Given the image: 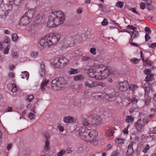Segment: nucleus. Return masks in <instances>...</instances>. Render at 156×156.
Here are the masks:
<instances>
[{"label": "nucleus", "mask_w": 156, "mask_h": 156, "mask_svg": "<svg viewBox=\"0 0 156 156\" xmlns=\"http://www.w3.org/2000/svg\"><path fill=\"white\" fill-rule=\"evenodd\" d=\"M80 138L85 141L93 142L94 145L98 143V134L97 132L93 129H89L86 127H81L79 130Z\"/></svg>", "instance_id": "nucleus-1"}, {"label": "nucleus", "mask_w": 156, "mask_h": 156, "mask_svg": "<svg viewBox=\"0 0 156 156\" xmlns=\"http://www.w3.org/2000/svg\"><path fill=\"white\" fill-rule=\"evenodd\" d=\"M109 74L108 68L102 64L97 65L95 69H90L88 73L89 76L97 80L105 79L108 76Z\"/></svg>", "instance_id": "nucleus-2"}, {"label": "nucleus", "mask_w": 156, "mask_h": 156, "mask_svg": "<svg viewBox=\"0 0 156 156\" xmlns=\"http://www.w3.org/2000/svg\"><path fill=\"white\" fill-rule=\"evenodd\" d=\"M65 18V15L62 11H53L48 17L47 26L49 27H57L63 23Z\"/></svg>", "instance_id": "nucleus-3"}, {"label": "nucleus", "mask_w": 156, "mask_h": 156, "mask_svg": "<svg viewBox=\"0 0 156 156\" xmlns=\"http://www.w3.org/2000/svg\"><path fill=\"white\" fill-rule=\"evenodd\" d=\"M60 37V35L58 33L51 34L42 37L39 41V44L44 48H50L59 41Z\"/></svg>", "instance_id": "nucleus-4"}, {"label": "nucleus", "mask_w": 156, "mask_h": 156, "mask_svg": "<svg viewBox=\"0 0 156 156\" xmlns=\"http://www.w3.org/2000/svg\"><path fill=\"white\" fill-rule=\"evenodd\" d=\"M14 0H3L0 5V16L5 18L12 9V7L16 5Z\"/></svg>", "instance_id": "nucleus-5"}, {"label": "nucleus", "mask_w": 156, "mask_h": 156, "mask_svg": "<svg viewBox=\"0 0 156 156\" xmlns=\"http://www.w3.org/2000/svg\"><path fill=\"white\" fill-rule=\"evenodd\" d=\"M66 81L63 77H59L52 80L51 85L52 88L55 90H60L65 87Z\"/></svg>", "instance_id": "nucleus-6"}, {"label": "nucleus", "mask_w": 156, "mask_h": 156, "mask_svg": "<svg viewBox=\"0 0 156 156\" xmlns=\"http://www.w3.org/2000/svg\"><path fill=\"white\" fill-rule=\"evenodd\" d=\"M69 63L68 59L62 57L60 58H55L52 62V65L55 67L61 69L64 68Z\"/></svg>", "instance_id": "nucleus-7"}, {"label": "nucleus", "mask_w": 156, "mask_h": 156, "mask_svg": "<svg viewBox=\"0 0 156 156\" xmlns=\"http://www.w3.org/2000/svg\"><path fill=\"white\" fill-rule=\"evenodd\" d=\"M106 93L105 95V99L107 101H112V99L116 96V92L113 89H107L106 90Z\"/></svg>", "instance_id": "nucleus-8"}, {"label": "nucleus", "mask_w": 156, "mask_h": 156, "mask_svg": "<svg viewBox=\"0 0 156 156\" xmlns=\"http://www.w3.org/2000/svg\"><path fill=\"white\" fill-rule=\"evenodd\" d=\"M134 126L137 131L142 132L144 131V125L142 123L141 119H139L134 123Z\"/></svg>", "instance_id": "nucleus-9"}, {"label": "nucleus", "mask_w": 156, "mask_h": 156, "mask_svg": "<svg viewBox=\"0 0 156 156\" xmlns=\"http://www.w3.org/2000/svg\"><path fill=\"white\" fill-rule=\"evenodd\" d=\"M128 86V83L126 81L119 82V89L120 91L124 92L127 90Z\"/></svg>", "instance_id": "nucleus-10"}, {"label": "nucleus", "mask_w": 156, "mask_h": 156, "mask_svg": "<svg viewBox=\"0 0 156 156\" xmlns=\"http://www.w3.org/2000/svg\"><path fill=\"white\" fill-rule=\"evenodd\" d=\"M31 20L25 14L20 19V26H25L29 24L31 21Z\"/></svg>", "instance_id": "nucleus-11"}, {"label": "nucleus", "mask_w": 156, "mask_h": 156, "mask_svg": "<svg viewBox=\"0 0 156 156\" xmlns=\"http://www.w3.org/2000/svg\"><path fill=\"white\" fill-rule=\"evenodd\" d=\"M138 100L136 98V96L135 95L133 96L131 100L129 97H127L125 100L124 102H127L128 104L125 105H128L131 102H132L133 104H136Z\"/></svg>", "instance_id": "nucleus-12"}, {"label": "nucleus", "mask_w": 156, "mask_h": 156, "mask_svg": "<svg viewBox=\"0 0 156 156\" xmlns=\"http://www.w3.org/2000/svg\"><path fill=\"white\" fill-rule=\"evenodd\" d=\"M40 76L41 77L44 76L45 74V66L43 62H41L40 63V68L39 71Z\"/></svg>", "instance_id": "nucleus-13"}, {"label": "nucleus", "mask_w": 156, "mask_h": 156, "mask_svg": "<svg viewBox=\"0 0 156 156\" xmlns=\"http://www.w3.org/2000/svg\"><path fill=\"white\" fill-rule=\"evenodd\" d=\"M49 80L48 79H43L41 84V89L42 91H44L46 89L47 84L48 83Z\"/></svg>", "instance_id": "nucleus-14"}, {"label": "nucleus", "mask_w": 156, "mask_h": 156, "mask_svg": "<svg viewBox=\"0 0 156 156\" xmlns=\"http://www.w3.org/2000/svg\"><path fill=\"white\" fill-rule=\"evenodd\" d=\"M34 13L35 9H29L28 11L25 13V15L32 20V19L33 18Z\"/></svg>", "instance_id": "nucleus-15"}, {"label": "nucleus", "mask_w": 156, "mask_h": 156, "mask_svg": "<svg viewBox=\"0 0 156 156\" xmlns=\"http://www.w3.org/2000/svg\"><path fill=\"white\" fill-rule=\"evenodd\" d=\"M105 94H106L105 93H101L100 92H97L93 93L92 94V96L97 99L99 98H105Z\"/></svg>", "instance_id": "nucleus-16"}, {"label": "nucleus", "mask_w": 156, "mask_h": 156, "mask_svg": "<svg viewBox=\"0 0 156 156\" xmlns=\"http://www.w3.org/2000/svg\"><path fill=\"white\" fill-rule=\"evenodd\" d=\"M101 118L98 116H94L93 119V122L96 125H100L101 122Z\"/></svg>", "instance_id": "nucleus-17"}, {"label": "nucleus", "mask_w": 156, "mask_h": 156, "mask_svg": "<svg viewBox=\"0 0 156 156\" xmlns=\"http://www.w3.org/2000/svg\"><path fill=\"white\" fill-rule=\"evenodd\" d=\"M134 144V142L132 141L129 144L127 152V154L128 155H130L133 153V146Z\"/></svg>", "instance_id": "nucleus-18"}, {"label": "nucleus", "mask_w": 156, "mask_h": 156, "mask_svg": "<svg viewBox=\"0 0 156 156\" xmlns=\"http://www.w3.org/2000/svg\"><path fill=\"white\" fill-rule=\"evenodd\" d=\"M63 121L65 123H71L74 122V119L73 117L67 116L64 118Z\"/></svg>", "instance_id": "nucleus-19"}, {"label": "nucleus", "mask_w": 156, "mask_h": 156, "mask_svg": "<svg viewBox=\"0 0 156 156\" xmlns=\"http://www.w3.org/2000/svg\"><path fill=\"white\" fill-rule=\"evenodd\" d=\"M28 30L30 32L32 36L34 35L37 32L36 29L33 25L30 26L28 29Z\"/></svg>", "instance_id": "nucleus-20"}, {"label": "nucleus", "mask_w": 156, "mask_h": 156, "mask_svg": "<svg viewBox=\"0 0 156 156\" xmlns=\"http://www.w3.org/2000/svg\"><path fill=\"white\" fill-rule=\"evenodd\" d=\"M125 32L128 33L130 34L131 36L134 38L135 39L137 38L139 36V34L138 31L136 30L134 31L131 32V34L128 30L125 31Z\"/></svg>", "instance_id": "nucleus-21"}, {"label": "nucleus", "mask_w": 156, "mask_h": 156, "mask_svg": "<svg viewBox=\"0 0 156 156\" xmlns=\"http://www.w3.org/2000/svg\"><path fill=\"white\" fill-rule=\"evenodd\" d=\"M20 76L22 78L26 79L27 80L29 77V74L28 72L25 71L21 73Z\"/></svg>", "instance_id": "nucleus-22"}, {"label": "nucleus", "mask_w": 156, "mask_h": 156, "mask_svg": "<svg viewBox=\"0 0 156 156\" xmlns=\"http://www.w3.org/2000/svg\"><path fill=\"white\" fill-rule=\"evenodd\" d=\"M114 129L113 128H108L106 131V133L108 136H112L113 135L114 133Z\"/></svg>", "instance_id": "nucleus-23"}, {"label": "nucleus", "mask_w": 156, "mask_h": 156, "mask_svg": "<svg viewBox=\"0 0 156 156\" xmlns=\"http://www.w3.org/2000/svg\"><path fill=\"white\" fill-rule=\"evenodd\" d=\"M45 140L44 149L47 151H49L50 149L49 147L50 144L48 140V138L47 136H46Z\"/></svg>", "instance_id": "nucleus-24"}, {"label": "nucleus", "mask_w": 156, "mask_h": 156, "mask_svg": "<svg viewBox=\"0 0 156 156\" xmlns=\"http://www.w3.org/2000/svg\"><path fill=\"white\" fill-rule=\"evenodd\" d=\"M84 79V76L81 75H78L76 76H75L73 79L75 81H82Z\"/></svg>", "instance_id": "nucleus-25"}, {"label": "nucleus", "mask_w": 156, "mask_h": 156, "mask_svg": "<svg viewBox=\"0 0 156 156\" xmlns=\"http://www.w3.org/2000/svg\"><path fill=\"white\" fill-rule=\"evenodd\" d=\"M134 118L132 115L127 116L126 117V122L127 123L132 122L133 121Z\"/></svg>", "instance_id": "nucleus-26"}, {"label": "nucleus", "mask_w": 156, "mask_h": 156, "mask_svg": "<svg viewBox=\"0 0 156 156\" xmlns=\"http://www.w3.org/2000/svg\"><path fill=\"white\" fill-rule=\"evenodd\" d=\"M79 37V36L78 35H77L76 36L72 37V40H73V41H72V42L71 44H69L68 45V47H72L73 46H74L75 44V40H76V38H77Z\"/></svg>", "instance_id": "nucleus-27"}, {"label": "nucleus", "mask_w": 156, "mask_h": 156, "mask_svg": "<svg viewBox=\"0 0 156 156\" xmlns=\"http://www.w3.org/2000/svg\"><path fill=\"white\" fill-rule=\"evenodd\" d=\"M137 87L138 86L137 85L134 84H131L129 86V89L130 90L134 91Z\"/></svg>", "instance_id": "nucleus-28"}, {"label": "nucleus", "mask_w": 156, "mask_h": 156, "mask_svg": "<svg viewBox=\"0 0 156 156\" xmlns=\"http://www.w3.org/2000/svg\"><path fill=\"white\" fill-rule=\"evenodd\" d=\"M84 85L86 87L89 88L92 87V81L90 80H88L86 81L84 83Z\"/></svg>", "instance_id": "nucleus-29"}, {"label": "nucleus", "mask_w": 156, "mask_h": 156, "mask_svg": "<svg viewBox=\"0 0 156 156\" xmlns=\"http://www.w3.org/2000/svg\"><path fill=\"white\" fill-rule=\"evenodd\" d=\"M69 73L70 75L78 73V70L77 69L71 68L69 70Z\"/></svg>", "instance_id": "nucleus-30"}, {"label": "nucleus", "mask_w": 156, "mask_h": 156, "mask_svg": "<svg viewBox=\"0 0 156 156\" xmlns=\"http://www.w3.org/2000/svg\"><path fill=\"white\" fill-rule=\"evenodd\" d=\"M123 3L120 1L118 2L116 4V6L119 7L120 8H122L123 6Z\"/></svg>", "instance_id": "nucleus-31"}, {"label": "nucleus", "mask_w": 156, "mask_h": 156, "mask_svg": "<svg viewBox=\"0 0 156 156\" xmlns=\"http://www.w3.org/2000/svg\"><path fill=\"white\" fill-rule=\"evenodd\" d=\"M12 39L14 41H17L18 38V37L16 34L14 33L12 34Z\"/></svg>", "instance_id": "nucleus-32"}, {"label": "nucleus", "mask_w": 156, "mask_h": 156, "mask_svg": "<svg viewBox=\"0 0 156 156\" xmlns=\"http://www.w3.org/2000/svg\"><path fill=\"white\" fill-rule=\"evenodd\" d=\"M140 60V59H138L136 58H132L131 59V62L135 64L138 63Z\"/></svg>", "instance_id": "nucleus-33"}, {"label": "nucleus", "mask_w": 156, "mask_h": 156, "mask_svg": "<svg viewBox=\"0 0 156 156\" xmlns=\"http://www.w3.org/2000/svg\"><path fill=\"white\" fill-rule=\"evenodd\" d=\"M5 47H6V48L4 49V53L5 54H7L10 48V45H7Z\"/></svg>", "instance_id": "nucleus-34"}, {"label": "nucleus", "mask_w": 156, "mask_h": 156, "mask_svg": "<svg viewBox=\"0 0 156 156\" xmlns=\"http://www.w3.org/2000/svg\"><path fill=\"white\" fill-rule=\"evenodd\" d=\"M12 85L13 87V88L11 90L12 92L13 93L16 92L18 90L16 85L14 83H12Z\"/></svg>", "instance_id": "nucleus-35"}, {"label": "nucleus", "mask_w": 156, "mask_h": 156, "mask_svg": "<svg viewBox=\"0 0 156 156\" xmlns=\"http://www.w3.org/2000/svg\"><path fill=\"white\" fill-rule=\"evenodd\" d=\"M9 39L7 38L3 42H2L4 44V46L5 47L7 46V45H9Z\"/></svg>", "instance_id": "nucleus-36"}, {"label": "nucleus", "mask_w": 156, "mask_h": 156, "mask_svg": "<svg viewBox=\"0 0 156 156\" xmlns=\"http://www.w3.org/2000/svg\"><path fill=\"white\" fill-rule=\"evenodd\" d=\"M126 28L127 29H129L130 30H133L134 31L136 30H137V28L135 27H134L132 25H128L126 27Z\"/></svg>", "instance_id": "nucleus-37"}, {"label": "nucleus", "mask_w": 156, "mask_h": 156, "mask_svg": "<svg viewBox=\"0 0 156 156\" xmlns=\"http://www.w3.org/2000/svg\"><path fill=\"white\" fill-rule=\"evenodd\" d=\"M98 6L101 8L103 12H107L106 8L104 5L101 4H99Z\"/></svg>", "instance_id": "nucleus-38"}, {"label": "nucleus", "mask_w": 156, "mask_h": 156, "mask_svg": "<svg viewBox=\"0 0 156 156\" xmlns=\"http://www.w3.org/2000/svg\"><path fill=\"white\" fill-rule=\"evenodd\" d=\"M66 153V151L65 150H61L57 154V156H63Z\"/></svg>", "instance_id": "nucleus-39"}, {"label": "nucleus", "mask_w": 156, "mask_h": 156, "mask_svg": "<svg viewBox=\"0 0 156 156\" xmlns=\"http://www.w3.org/2000/svg\"><path fill=\"white\" fill-rule=\"evenodd\" d=\"M142 123L144 124V125H145V124H147L148 122V117H145L142 120Z\"/></svg>", "instance_id": "nucleus-40"}, {"label": "nucleus", "mask_w": 156, "mask_h": 156, "mask_svg": "<svg viewBox=\"0 0 156 156\" xmlns=\"http://www.w3.org/2000/svg\"><path fill=\"white\" fill-rule=\"evenodd\" d=\"M150 149V146L148 144H147L145 147L143 148V151L144 153H146Z\"/></svg>", "instance_id": "nucleus-41"}, {"label": "nucleus", "mask_w": 156, "mask_h": 156, "mask_svg": "<svg viewBox=\"0 0 156 156\" xmlns=\"http://www.w3.org/2000/svg\"><path fill=\"white\" fill-rule=\"evenodd\" d=\"M124 140L119 138H117L115 140V142L118 144L123 143Z\"/></svg>", "instance_id": "nucleus-42"}, {"label": "nucleus", "mask_w": 156, "mask_h": 156, "mask_svg": "<svg viewBox=\"0 0 156 156\" xmlns=\"http://www.w3.org/2000/svg\"><path fill=\"white\" fill-rule=\"evenodd\" d=\"M28 117L30 120H32L34 119V114L30 112L28 115Z\"/></svg>", "instance_id": "nucleus-43"}, {"label": "nucleus", "mask_w": 156, "mask_h": 156, "mask_svg": "<svg viewBox=\"0 0 156 156\" xmlns=\"http://www.w3.org/2000/svg\"><path fill=\"white\" fill-rule=\"evenodd\" d=\"M96 50L95 48H92L90 49V52L93 55H95L96 54Z\"/></svg>", "instance_id": "nucleus-44"}, {"label": "nucleus", "mask_w": 156, "mask_h": 156, "mask_svg": "<svg viewBox=\"0 0 156 156\" xmlns=\"http://www.w3.org/2000/svg\"><path fill=\"white\" fill-rule=\"evenodd\" d=\"M38 54V52L37 51V52H34V51H33L31 52L30 55L33 58H35L37 57Z\"/></svg>", "instance_id": "nucleus-45"}, {"label": "nucleus", "mask_w": 156, "mask_h": 156, "mask_svg": "<svg viewBox=\"0 0 156 156\" xmlns=\"http://www.w3.org/2000/svg\"><path fill=\"white\" fill-rule=\"evenodd\" d=\"M34 98V96L32 94L29 95L27 97V99L29 102L31 101Z\"/></svg>", "instance_id": "nucleus-46"}, {"label": "nucleus", "mask_w": 156, "mask_h": 156, "mask_svg": "<svg viewBox=\"0 0 156 156\" xmlns=\"http://www.w3.org/2000/svg\"><path fill=\"white\" fill-rule=\"evenodd\" d=\"M129 125H128L123 130V133L126 134H127L128 133V129L129 127Z\"/></svg>", "instance_id": "nucleus-47"}, {"label": "nucleus", "mask_w": 156, "mask_h": 156, "mask_svg": "<svg viewBox=\"0 0 156 156\" xmlns=\"http://www.w3.org/2000/svg\"><path fill=\"white\" fill-rule=\"evenodd\" d=\"M108 23V20L106 19H104L101 23V24L103 26L106 25Z\"/></svg>", "instance_id": "nucleus-48"}, {"label": "nucleus", "mask_w": 156, "mask_h": 156, "mask_svg": "<svg viewBox=\"0 0 156 156\" xmlns=\"http://www.w3.org/2000/svg\"><path fill=\"white\" fill-rule=\"evenodd\" d=\"M98 83L97 81H92V87L98 86Z\"/></svg>", "instance_id": "nucleus-49"}, {"label": "nucleus", "mask_w": 156, "mask_h": 156, "mask_svg": "<svg viewBox=\"0 0 156 156\" xmlns=\"http://www.w3.org/2000/svg\"><path fill=\"white\" fill-rule=\"evenodd\" d=\"M119 154L118 151H115L113 152L111 154V156H117Z\"/></svg>", "instance_id": "nucleus-50"}, {"label": "nucleus", "mask_w": 156, "mask_h": 156, "mask_svg": "<svg viewBox=\"0 0 156 156\" xmlns=\"http://www.w3.org/2000/svg\"><path fill=\"white\" fill-rule=\"evenodd\" d=\"M140 8L142 9H144L146 7L145 4L144 2H141L140 5Z\"/></svg>", "instance_id": "nucleus-51"}, {"label": "nucleus", "mask_w": 156, "mask_h": 156, "mask_svg": "<svg viewBox=\"0 0 156 156\" xmlns=\"http://www.w3.org/2000/svg\"><path fill=\"white\" fill-rule=\"evenodd\" d=\"M82 124L84 126H87L89 124V122H88L87 120H84Z\"/></svg>", "instance_id": "nucleus-52"}, {"label": "nucleus", "mask_w": 156, "mask_h": 156, "mask_svg": "<svg viewBox=\"0 0 156 156\" xmlns=\"http://www.w3.org/2000/svg\"><path fill=\"white\" fill-rule=\"evenodd\" d=\"M151 101V98L149 97H147L145 101V104L146 105H148V104Z\"/></svg>", "instance_id": "nucleus-53"}, {"label": "nucleus", "mask_w": 156, "mask_h": 156, "mask_svg": "<svg viewBox=\"0 0 156 156\" xmlns=\"http://www.w3.org/2000/svg\"><path fill=\"white\" fill-rule=\"evenodd\" d=\"M145 31L146 33L148 32V34H150L151 33V30L150 28L148 27H147L145 28Z\"/></svg>", "instance_id": "nucleus-54"}, {"label": "nucleus", "mask_w": 156, "mask_h": 156, "mask_svg": "<svg viewBox=\"0 0 156 156\" xmlns=\"http://www.w3.org/2000/svg\"><path fill=\"white\" fill-rule=\"evenodd\" d=\"M151 70L149 69H145L144 71V72L146 75H149L151 73Z\"/></svg>", "instance_id": "nucleus-55"}, {"label": "nucleus", "mask_w": 156, "mask_h": 156, "mask_svg": "<svg viewBox=\"0 0 156 156\" xmlns=\"http://www.w3.org/2000/svg\"><path fill=\"white\" fill-rule=\"evenodd\" d=\"M12 55L13 57L15 58H16L18 57V54L16 52L12 53Z\"/></svg>", "instance_id": "nucleus-56"}, {"label": "nucleus", "mask_w": 156, "mask_h": 156, "mask_svg": "<svg viewBox=\"0 0 156 156\" xmlns=\"http://www.w3.org/2000/svg\"><path fill=\"white\" fill-rule=\"evenodd\" d=\"M130 10L133 12L135 13L136 14H138V12L136 11V9L135 8H131Z\"/></svg>", "instance_id": "nucleus-57"}, {"label": "nucleus", "mask_w": 156, "mask_h": 156, "mask_svg": "<svg viewBox=\"0 0 156 156\" xmlns=\"http://www.w3.org/2000/svg\"><path fill=\"white\" fill-rule=\"evenodd\" d=\"M149 46L150 48H154L156 47V43H152L150 44H149Z\"/></svg>", "instance_id": "nucleus-58"}, {"label": "nucleus", "mask_w": 156, "mask_h": 156, "mask_svg": "<svg viewBox=\"0 0 156 156\" xmlns=\"http://www.w3.org/2000/svg\"><path fill=\"white\" fill-rule=\"evenodd\" d=\"M90 58L88 57L84 56L82 58V59L83 61H87L90 60Z\"/></svg>", "instance_id": "nucleus-59"}, {"label": "nucleus", "mask_w": 156, "mask_h": 156, "mask_svg": "<svg viewBox=\"0 0 156 156\" xmlns=\"http://www.w3.org/2000/svg\"><path fill=\"white\" fill-rule=\"evenodd\" d=\"M149 34H146L145 36V40L147 41L150 38V36L149 35Z\"/></svg>", "instance_id": "nucleus-60"}, {"label": "nucleus", "mask_w": 156, "mask_h": 156, "mask_svg": "<svg viewBox=\"0 0 156 156\" xmlns=\"http://www.w3.org/2000/svg\"><path fill=\"white\" fill-rule=\"evenodd\" d=\"M12 108L11 107L9 106V107H8V108L6 109L5 112H10L12 111Z\"/></svg>", "instance_id": "nucleus-61"}, {"label": "nucleus", "mask_w": 156, "mask_h": 156, "mask_svg": "<svg viewBox=\"0 0 156 156\" xmlns=\"http://www.w3.org/2000/svg\"><path fill=\"white\" fill-rule=\"evenodd\" d=\"M144 2H147L146 4L147 5H150L151 3V0H142Z\"/></svg>", "instance_id": "nucleus-62"}, {"label": "nucleus", "mask_w": 156, "mask_h": 156, "mask_svg": "<svg viewBox=\"0 0 156 156\" xmlns=\"http://www.w3.org/2000/svg\"><path fill=\"white\" fill-rule=\"evenodd\" d=\"M98 86H101L102 87H104L105 86V84L102 82H98Z\"/></svg>", "instance_id": "nucleus-63"}, {"label": "nucleus", "mask_w": 156, "mask_h": 156, "mask_svg": "<svg viewBox=\"0 0 156 156\" xmlns=\"http://www.w3.org/2000/svg\"><path fill=\"white\" fill-rule=\"evenodd\" d=\"M9 76L10 78H12L14 77V75L13 73L10 72L9 73Z\"/></svg>", "instance_id": "nucleus-64"}]
</instances>
